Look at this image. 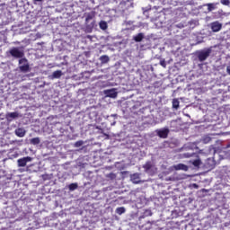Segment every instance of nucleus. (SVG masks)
I'll return each mask as SVG.
<instances>
[{
    "mask_svg": "<svg viewBox=\"0 0 230 230\" xmlns=\"http://www.w3.org/2000/svg\"><path fill=\"white\" fill-rule=\"evenodd\" d=\"M19 70L22 73H30V63L28 62V59L26 58H22L19 60Z\"/></svg>",
    "mask_w": 230,
    "mask_h": 230,
    "instance_id": "f257e3e1",
    "label": "nucleus"
},
{
    "mask_svg": "<svg viewBox=\"0 0 230 230\" xmlns=\"http://www.w3.org/2000/svg\"><path fill=\"white\" fill-rule=\"evenodd\" d=\"M211 49H206L204 50H200L198 52L197 57L199 62H204L209 58V55H211Z\"/></svg>",
    "mask_w": 230,
    "mask_h": 230,
    "instance_id": "f03ea898",
    "label": "nucleus"
},
{
    "mask_svg": "<svg viewBox=\"0 0 230 230\" xmlns=\"http://www.w3.org/2000/svg\"><path fill=\"white\" fill-rule=\"evenodd\" d=\"M9 53L13 57V58H24V50H21L17 47L11 49Z\"/></svg>",
    "mask_w": 230,
    "mask_h": 230,
    "instance_id": "7ed1b4c3",
    "label": "nucleus"
},
{
    "mask_svg": "<svg viewBox=\"0 0 230 230\" xmlns=\"http://www.w3.org/2000/svg\"><path fill=\"white\" fill-rule=\"evenodd\" d=\"M155 134L160 137L161 139H166L170 134V128H163L159 129H155Z\"/></svg>",
    "mask_w": 230,
    "mask_h": 230,
    "instance_id": "20e7f679",
    "label": "nucleus"
},
{
    "mask_svg": "<svg viewBox=\"0 0 230 230\" xmlns=\"http://www.w3.org/2000/svg\"><path fill=\"white\" fill-rule=\"evenodd\" d=\"M31 157H30V156L20 158L17 160L18 166L20 168H22V167L26 166V164H28V163H31Z\"/></svg>",
    "mask_w": 230,
    "mask_h": 230,
    "instance_id": "39448f33",
    "label": "nucleus"
},
{
    "mask_svg": "<svg viewBox=\"0 0 230 230\" xmlns=\"http://www.w3.org/2000/svg\"><path fill=\"white\" fill-rule=\"evenodd\" d=\"M210 28L212 31L217 33V31H220L222 30V23H220L219 22H213L212 23H210Z\"/></svg>",
    "mask_w": 230,
    "mask_h": 230,
    "instance_id": "423d86ee",
    "label": "nucleus"
},
{
    "mask_svg": "<svg viewBox=\"0 0 230 230\" xmlns=\"http://www.w3.org/2000/svg\"><path fill=\"white\" fill-rule=\"evenodd\" d=\"M85 24H89V21H93L94 17H96V13L94 11H92L88 13H85Z\"/></svg>",
    "mask_w": 230,
    "mask_h": 230,
    "instance_id": "0eeeda50",
    "label": "nucleus"
},
{
    "mask_svg": "<svg viewBox=\"0 0 230 230\" xmlns=\"http://www.w3.org/2000/svg\"><path fill=\"white\" fill-rule=\"evenodd\" d=\"M174 170H182L183 172H188L189 167L188 165L184 164H178L176 165L173 166Z\"/></svg>",
    "mask_w": 230,
    "mask_h": 230,
    "instance_id": "6e6552de",
    "label": "nucleus"
},
{
    "mask_svg": "<svg viewBox=\"0 0 230 230\" xmlns=\"http://www.w3.org/2000/svg\"><path fill=\"white\" fill-rule=\"evenodd\" d=\"M15 134L18 137H24V136H26V130H24V128H17L15 130Z\"/></svg>",
    "mask_w": 230,
    "mask_h": 230,
    "instance_id": "1a4fd4ad",
    "label": "nucleus"
},
{
    "mask_svg": "<svg viewBox=\"0 0 230 230\" xmlns=\"http://www.w3.org/2000/svg\"><path fill=\"white\" fill-rule=\"evenodd\" d=\"M152 166H154V164L150 161H147L143 165V168H144L145 172H150V170H152Z\"/></svg>",
    "mask_w": 230,
    "mask_h": 230,
    "instance_id": "9d476101",
    "label": "nucleus"
},
{
    "mask_svg": "<svg viewBox=\"0 0 230 230\" xmlns=\"http://www.w3.org/2000/svg\"><path fill=\"white\" fill-rule=\"evenodd\" d=\"M145 39V35L143 33H138L137 35L133 37L135 42H141Z\"/></svg>",
    "mask_w": 230,
    "mask_h": 230,
    "instance_id": "9b49d317",
    "label": "nucleus"
},
{
    "mask_svg": "<svg viewBox=\"0 0 230 230\" xmlns=\"http://www.w3.org/2000/svg\"><path fill=\"white\" fill-rule=\"evenodd\" d=\"M131 181H132L133 184H139V182H140L139 174L135 173V174L131 175Z\"/></svg>",
    "mask_w": 230,
    "mask_h": 230,
    "instance_id": "f8f14e48",
    "label": "nucleus"
},
{
    "mask_svg": "<svg viewBox=\"0 0 230 230\" xmlns=\"http://www.w3.org/2000/svg\"><path fill=\"white\" fill-rule=\"evenodd\" d=\"M100 60H101L102 64H107V63H109L111 58H109V56L103 55V56H101Z\"/></svg>",
    "mask_w": 230,
    "mask_h": 230,
    "instance_id": "ddd939ff",
    "label": "nucleus"
},
{
    "mask_svg": "<svg viewBox=\"0 0 230 230\" xmlns=\"http://www.w3.org/2000/svg\"><path fill=\"white\" fill-rule=\"evenodd\" d=\"M99 26H100L101 30H107V28H109V25L107 24V22H105V21H101L99 22Z\"/></svg>",
    "mask_w": 230,
    "mask_h": 230,
    "instance_id": "4468645a",
    "label": "nucleus"
},
{
    "mask_svg": "<svg viewBox=\"0 0 230 230\" xmlns=\"http://www.w3.org/2000/svg\"><path fill=\"white\" fill-rule=\"evenodd\" d=\"M31 145H40V137H33L30 140Z\"/></svg>",
    "mask_w": 230,
    "mask_h": 230,
    "instance_id": "2eb2a0df",
    "label": "nucleus"
},
{
    "mask_svg": "<svg viewBox=\"0 0 230 230\" xmlns=\"http://www.w3.org/2000/svg\"><path fill=\"white\" fill-rule=\"evenodd\" d=\"M125 211H127L125 209V207H119L116 208L115 212L117 213V215H123V213H125Z\"/></svg>",
    "mask_w": 230,
    "mask_h": 230,
    "instance_id": "dca6fc26",
    "label": "nucleus"
},
{
    "mask_svg": "<svg viewBox=\"0 0 230 230\" xmlns=\"http://www.w3.org/2000/svg\"><path fill=\"white\" fill-rule=\"evenodd\" d=\"M52 76L53 78H60L62 76V70L54 71Z\"/></svg>",
    "mask_w": 230,
    "mask_h": 230,
    "instance_id": "f3484780",
    "label": "nucleus"
},
{
    "mask_svg": "<svg viewBox=\"0 0 230 230\" xmlns=\"http://www.w3.org/2000/svg\"><path fill=\"white\" fill-rule=\"evenodd\" d=\"M107 95L110 98H116V96H118V93H116L114 90H110L108 91Z\"/></svg>",
    "mask_w": 230,
    "mask_h": 230,
    "instance_id": "a211bd4d",
    "label": "nucleus"
},
{
    "mask_svg": "<svg viewBox=\"0 0 230 230\" xmlns=\"http://www.w3.org/2000/svg\"><path fill=\"white\" fill-rule=\"evenodd\" d=\"M207 6L208 12H213V10L217 9V4H208Z\"/></svg>",
    "mask_w": 230,
    "mask_h": 230,
    "instance_id": "6ab92c4d",
    "label": "nucleus"
},
{
    "mask_svg": "<svg viewBox=\"0 0 230 230\" xmlns=\"http://www.w3.org/2000/svg\"><path fill=\"white\" fill-rule=\"evenodd\" d=\"M179 105H180V102H179V100L178 99H173L172 100V109H179Z\"/></svg>",
    "mask_w": 230,
    "mask_h": 230,
    "instance_id": "aec40b11",
    "label": "nucleus"
},
{
    "mask_svg": "<svg viewBox=\"0 0 230 230\" xmlns=\"http://www.w3.org/2000/svg\"><path fill=\"white\" fill-rule=\"evenodd\" d=\"M201 163H202V162L200 161V159H196V160H193V161H192L193 166H196V167L200 166Z\"/></svg>",
    "mask_w": 230,
    "mask_h": 230,
    "instance_id": "412c9836",
    "label": "nucleus"
},
{
    "mask_svg": "<svg viewBox=\"0 0 230 230\" xmlns=\"http://www.w3.org/2000/svg\"><path fill=\"white\" fill-rule=\"evenodd\" d=\"M68 188H69V190H70L71 191H75V190H76V189L78 188V184H76V183H71Z\"/></svg>",
    "mask_w": 230,
    "mask_h": 230,
    "instance_id": "4be33fe9",
    "label": "nucleus"
},
{
    "mask_svg": "<svg viewBox=\"0 0 230 230\" xmlns=\"http://www.w3.org/2000/svg\"><path fill=\"white\" fill-rule=\"evenodd\" d=\"M8 116L9 118L15 119V118H19V113L17 111H14V112L9 113Z\"/></svg>",
    "mask_w": 230,
    "mask_h": 230,
    "instance_id": "5701e85b",
    "label": "nucleus"
},
{
    "mask_svg": "<svg viewBox=\"0 0 230 230\" xmlns=\"http://www.w3.org/2000/svg\"><path fill=\"white\" fill-rule=\"evenodd\" d=\"M220 3L224 6H230V0H220Z\"/></svg>",
    "mask_w": 230,
    "mask_h": 230,
    "instance_id": "b1692460",
    "label": "nucleus"
},
{
    "mask_svg": "<svg viewBox=\"0 0 230 230\" xmlns=\"http://www.w3.org/2000/svg\"><path fill=\"white\" fill-rule=\"evenodd\" d=\"M211 141V137H203V143H209Z\"/></svg>",
    "mask_w": 230,
    "mask_h": 230,
    "instance_id": "393cba45",
    "label": "nucleus"
},
{
    "mask_svg": "<svg viewBox=\"0 0 230 230\" xmlns=\"http://www.w3.org/2000/svg\"><path fill=\"white\" fill-rule=\"evenodd\" d=\"M160 66H162V67H166V60H164V59H161L160 60Z\"/></svg>",
    "mask_w": 230,
    "mask_h": 230,
    "instance_id": "a878e982",
    "label": "nucleus"
},
{
    "mask_svg": "<svg viewBox=\"0 0 230 230\" xmlns=\"http://www.w3.org/2000/svg\"><path fill=\"white\" fill-rule=\"evenodd\" d=\"M82 145H84V141H77V142H75V146H76V148H78V147L82 146Z\"/></svg>",
    "mask_w": 230,
    "mask_h": 230,
    "instance_id": "bb28decb",
    "label": "nucleus"
},
{
    "mask_svg": "<svg viewBox=\"0 0 230 230\" xmlns=\"http://www.w3.org/2000/svg\"><path fill=\"white\" fill-rule=\"evenodd\" d=\"M109 177H110L111 179H116V174L113 173V172H111V173L109 174Z\"/></svg>",
    "mask_w": 230,
    "mask_h": 230,
    "instance_id": "cd10ccee",
    "label": "nucleus"
},
{
    "mask_svg": "<svg viewBox=\"0 0 230 230\" xmlns=\"http://www.w3.org/2000/svg\"><path fill=\"white\" fill-rule=\"evenodd\" d=\"M90 28H94V22L90 24Z\"/></svg>",
    "mask_w": 230,
    "mask_h": 230,
    "instance_id": "c85d7f7f",
    "label": "nucleus"
},
{
    "mask_svg": "<svg viewBox=\"0 0 230 230\" xmlns=\"http://www.w3.org/2000/svg\"><path fill=\"white\" fill-rule=\"evenodd\" d=\"M226 71H227L228 75H230V66H227Z\"/></svg>",
    "mask_w": 230,
    "mask_h": 230,
    "instance_id": "c756f323",
    "label": "nucleus"
},
{
    "mask_svg": "<svg viewBox=\"0 0 230 230\" xmlns=\"http://www.w3.org/2000/svg\"><path fill=\"white\" fill-rule=\"evenodd\" d=\"M34 1V3H40V1H42V0H33Z\"/></svg>",
    "mask_w": 230,
    "mask_h": 230,
    "instance_id": "7c9ffc66",
    "label": "nucleus"
}]
</instances>
